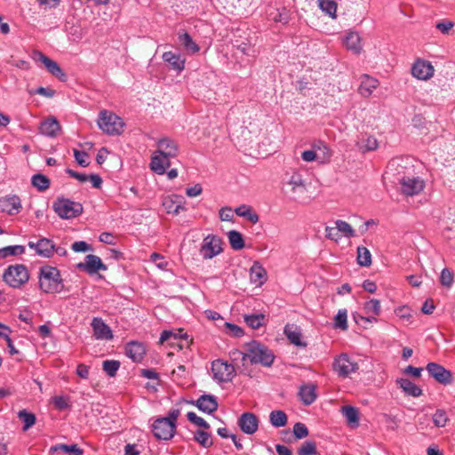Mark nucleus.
Here are the masks:
<instances>
[{
  "instance_id": "nucleus-1",
  "label": "nucleus",
  "mask_w": 455,
  "mask_h": 455,
  "mask_svg": "<svg viewBox=\"0 0 455 455\" xmlns=\"http://www.w3.org/2000/svg\"><path fill=\"white\" fill-rule=\"evenodd\" d=\"M181 411L178 408L172 409L167 417L158 418L152 424L154 436L159 440H170L176 433V421Z\"/></svg>"
},
{
  "instance_id": "nucleus-2",
  "label": "nucleus",
  "mask_w": 455,
  "mask_h": 455,
  "mask_svg": "<svg viewBox=\"0 0 455 455\" xmlns=\"http://www.w3.org/2000/svg\"><path fill=\"white\" fill-rule=\"evenodd\" d=\"M39 288L45 293L60 292L62 288V279L60 271L52 266L45 265L39 269Z\"/></svg>"
},
{
  "instance_id": "nucleus-3",
  "label": "nucleus",
  "mask_w": 455,
  "mask_h": 455,
  "mask_svg": "<svg viewBox=\"0 0 455 455\" xmlns=\"http://www.w3.org/2000/svg\"><path fill=\"white\" fill-rule=\"evenodd\" d=\"M246 359H249L251 363L269 367L274 362L275 355L266 346L252 341L247 345L246 352L243 355V361Z\"/></svg>"
},
{
  "instance_id": "nucleus-4",
  "label": "nucleus",
  "mask_w": 455,
  "mask_h": 455,
  "mask_svg": "<svg viewBox=\"0 0 455 455\" xmlns=\"http://www.w3.org/2000/svg\"><path fill=\"white\" fill-rule=\"evenodd\" d=\"M4 281L12 288H20L29 280V272L23 264L9 266L4 272Z\"/></svg>"
},
{
  "instance_id": "nucleus-5",
  "label": "nucleus",
  "mask_w": 455,
  "mask_h": 455,
  "mask_svg": "<svg viewBox=\"0 0 455 455\" xmlns=\"http://www.w3.org/2000/svg\"><path fill=\"white\" fill-rule=\"evenodd\" d=\"M98 125L107 134L119 135L123 132L124 124L115 113L102 110L100 113Z\"/></svg>"
},
{
  "instance_id": "nucleus-6",
  "label": "nucleus",
  "mask_w": 455,
  "mask_h": 455,
  "mask_svg": "<svg viewBox=\"0 0 455 455\" xmlns=\"http://www.w3.org/2000/svg\"><path fill=\"white\" fill-rule=\"evenodd\" d=\"M52 209L61 219H73L82 214L83 206L80 203L68 198L58 197L52 204Z\"/></svg>"
},
{
  "instance_id": "nucleus-7",
  "label": "nucleus",
  "mask_w": 455,
  "mask_h": 455,
  "mask_svg": "<svg viewBox=\"0 0 455 455\" xmlns=\"http://www.w3.org/2000/svg\"><path fill=\"white\" fill-rule=\"evenodd\" d=\"M212 374L214 380L219 383L229 382L235 376V369L232 363L222 359L212 363Z\"/></svg>"
},
{
  "instance_id": "nucleus-8",
  "label": "nucleus",
  "mask_w": 455,
  "mask_h": 455,
  "mask_svg": "<svg viewBox=\"0 0 455 455\" xmlns=\"http://www.w3.org/2000/svg\"><path fill=\"white\" fill-rule=\"evenodd\" d=\"M222 240L215 235H208L203 240L200 248V254L204 259H211L220 254L223 251Z\"/></svg>"
},
{
  "instance_id": "nucleus-9",
  "label": "nucleus",
  "mask_w": 455,
  "mask_h": 455,
  "mask_svg": "<svg viewBox=\"0 0 455 455\" xmlns=\"http://www.w3.org/2000/svg\"><path fill=\"white\" fill-rule=\"evenodd\" d=\"M31 57L35 62L43 64L47 71L55 77L59 78L60 81L66 80V74L56 61L52 60L40 51H34Z\"/></svg>"
},
{
  "instance_id": "nucleus-10",
  "label": "nucleus",
  "mask_w": 455,
  "mask_h": 455,
  "mask_svg": "<svg viewBox=\"0 0 455 455\" xmlns=\"http://www.w3.org/2000/svg\"><path fill=\"white\" fill-rule=\"evenodd\" d=\"M359 369L358 363L347 355L341 354L333 362V370L339 376L346 378Z\"/></svg>"
},
{
  "instance_id": "nucleus-11",
  "label": "nucleus",
  "mask_w": 455,
  "mask_h": 455,
  "mask_svg": "<svg viewBox=\"0 0 455 455\" xmlns=\"http://www.w3.org/2000/svg\"><path fill=\"white\" fill-rule=\"evenodd\" d=\"M411 75L419 80L427 81L434 76L435 68L430 61L417 59L411 66Z\"/></svg>"
},
{
  "instance_id": "nucleus-12",
  "label": "nucleus",
  "mask_w": 455,
  "mask_h": 455,
  "mask_svg": "<svg viewBox=\"0 0 455 455\" xmlns=\"http://www.w3.org/2000/svg\"><path fill=\"white\" fill-rule=\"evenodd\" d=\"M401 191L403 195L413 196L419 194L425 188V182L419 177L405 176L400 181Z\"/></svg>"
},
{
  "instance_id": "nucleus-13",
  "label": "nucleus",
  "mask_w": 455,
  "mask_h": 455,
  "mask_svg": "<svg viewBox=\"0 0 455 455\" xmlns=\"http://www.w3.org/2000/svg\"><path fill=\"white\" fill-rule=\"evenodd\" d=\"M28 247L35 250L38 256L51 258L54 254L55 246L52 240L47 238L38 239L36 242L29 241Z\"/></svg>"
},
{
  "instance_id": "nucleus-14",
  "label": "nucleus",
  "mask_w": 455,
  "mask_h": 455,
  "mask_svg": "<svg viewBox=\"0 0 455 455\" xmlns=\"http://www.w3.org/2000/svg\"><path fill=\"white\" fill-rule=\"evenodd\" d=\"M428 373L439 383L447 385L452 381L451 372L441 364L429 363L427 365Z\"/></svg>"
},
{
  "instance_id": "nucleus-15",
  "label": "nucleus",
  "mask_w": 455,
  "mask_h": 455,
  "mask_svg": "<svg viewBox=\"0 0 455 455\" xmlns=\"http://www.w3.org/2000/svg\"><path fill=\"white\" fill-rule=\"evenodd\" d=\"M184 204V198L179 195L166 196L164 198L162 203L166 212L172 213L174 215H178L180 212L186 211Z\"/></svg>"
},
{
  "instance_id": "nucleus-16",
  "label": "nucleus",
  "mask_w": 455,
  "mask_h": 455,
  "mask_svg": "<svg viewBox=\"0 0 455 455\" xmlns=\"http://www.w3.org/2000/svg\"><path fill=\"white\" fill-rule=\"evenodd\" d=\"M0 208L9 215L18 214L22 208L21 201L18 196L9 195L0 198Z\"/></svg>"
},
{
  "instance_id": "nucleus-17",
  "label": "nucleus",
  "mask_w": 455,
  "mask_h": 455,
  "mask_svg": "<svg viewBox=\"0 0 455 455\" xmlns=\"http://www.w3.org/2000/svg\"><path fill=\"white\" fill-rule=\"evenodd\" d=\"M77 267L84 270L89 275H93L100 270L105 271L107 269L106 265L102 263L100 258L93 254L87 255L84 262L77 264Z\"/></svg>"
},
{
  "instance_id": "nucleus-18",
  "label": "nucleus",
  "mask_w": 455,
  "mask_h": 455,
  "mask_svg": "<svg viewBox=\"0 0 455 455\" xmlns=\"http://www.w3.org/2000/svg\"><path fill=\"white\" fill-rule=\"evenodd\" d=\"M156 152L169 159L176 157L179 152L177 142L167 137L159 140L156 143Z\"/></svg>"
},
{
  "instance_id": "nucleus-19",
  "label": "nucleus",
  "mask_w": 455,
  "mask_h": 455,
  "mask_svg": "<svg viewBox=\"0 0 455 455\" xmlns=\"http://www.w3.org/2000/svg\"><path fill=\"white\" fill-rule=\"evenodd\" d=\"M342 43L348 51L353 52L355 54H360L363 51L362 38L356 31H347Z\"/></svg>"
},
{
  "instance_id": "nucleus-20",
  "label": "nucleus",
  "mask_w": 455,
  "mask_h": 455,
  "mask_svg": "<svg viewBox=\"0 0 455 455\" xmlns=\"http://www.w3.org/2000/svg\"><path fill=\"white\" fill-rule=\"evenodd\" d=\"M96 339L110 340L113 333L110 327L100 317H94L91 323Z\"/></svg>"
},
{
  "instance_id": "nucleus-21",
  "label": "nucleus",
  "mask_w": 455,
  "mask_h": 455,
  "mask_svg": "<svg viewBox=\"0 0 455 455\" xmlns=\"http://www.w3.org/2000/svg\"><path fill=\"white\" fill-rule=\"evenodd\" d=\"M238 425L243 433L252 435L258 430L259 419L255 414L245 412L239 418Z\"/></svg>"
},
{
  "instance_id": "nucleus-22",
  "label": "nucleus",
  "mask_w": 455,
  "mask_h": 455,
  "mask_svg": "<svg viewBox=\"0 0 455 455\" xmlns=\"http://www.w3.org/2000/svg\"><path fill=\"white\" fill-rule=\"evenodd\" d=\"M267 279V271L259 261H254L250 268V281L256 286L263 285Z\"/></svg>"
},
{
  "instance_id": "nucleus-23",
  "label": "nucleus",
  "mask_w": 455,
  "mask_h": 455,
  "mask_svg": "<svg viewBox=\"0 0 455 455\" xmlns=\"http://www.w3.org/2000/svg\"><path fill=\"white\" fill-rule=\"evenodd\" d=\"M61 127L55 117H48L44 120L39 126L40 133L48 137L54 138L60 132Z\"/></svg>"
},
{
  "instance_id": "nucleus-24",
  "label": "nucleus",
  "mask_w": 455,
  "mask_h": 455,
  "mask_svg": "<svg viewBox=\"0 0 455 455\" xmlns=\"http://www.w3.org/2000/svg\"><path fill=\"white\" fill-rule=\"evenodd\" d=\"M149 165L150 169L154 172L162 175L166 172V169L170 166V159L155 151L151 156Z\"/></svg>"
},
{
  "instance_id": "nucleus-25",
  "label": "nucleus",
  "mask_w": 455,
  "mask_h": 455,
  "mask_svg": "<svg viewBox=\"0 0 455 455\" xmlns=\"http://www.w3.org/2000/svg\"><path fill=\"white\" fill-rule=\"evenodd\" d=\"M284 334L289 339V341L297 346L303 347L307 346L306 342L302 341V332L299 326L293 323H288L284 327Z\"/></svg>"
},
{
  "instance_id": "nucleus-26",
  "label": "nucleus",
  "mask_w": 455,
  "mask_h": 455,
  "mask_svg": "<svg viewBox=\"0 0 455 455\" xmlns=\"http://www.w3.org/2000/svg\"><path fill=\"white\" fill-rule=\"evenodd\" d=\"M196 407L205 413H212L218 409L216 397L212 395H201L196 403Z\"/></svg>"
},
{
  "instance_id": "nucleus-27",
  "label": "nucleus",
  "mask_w": 455,
  "mask_h": 455,
  "mask_svg": "<svg viewBox=\"0 0 455 455\" xmlns=\"http://www.w3.org/2000/svg\"><path fill=\"white\" fill-rule=\"evenodd\" d=\"M379 84V83L377 79L370 76L369 75H363L361 76L358 92L363 97H370Z\"/></svg>"
},
{
  "instance_id": "nucleus-28",
  "label": "nucleus",
  "mask_w": 455,
  "mask_h": 455,
  "mask_svg": "<svg viewBox=\"0 0 455 455\" xmlns=\"http://www.w3.org/2000/svg\"><path fill=\"white\" fill-rule=\"evenodd\" d=\"M363 309L369 316L362 317L363 320L369 323L377 322V316L381 312L380 301L376 299H370L364 303Z\"/></svg>"
},
{
  "instance_id": "nucleus-29",
  "label": "nucleus",
  "mask_w": 455,
  "mask_h": 455,
  "mask_svg": "<svg viewBox=\"0 0 455 455\" xmlns=\"http://www.w3.org/2000/svg\"><path fill=\"white\" fill-rule=\"evenodd\" d=\"M290 188L291 191L293 194L299 192H304L307 190L306 181L303 178V175L299 172H293L288 178L285 182Z\"/></svg>"
},
{
  "instance_id": "nucleus-30",
  "label": "nucleus",
  "mask_w": 455,
  "mask_h": 455,
  "mask_svg": "<svg viewBox=\"0 0 455 455\" xmlns=\"http://www.w3.org/2000/svg\"><path fill=\"white\" fill-rule=\"evenodd\" d=\"M126 355L134 362H140L145 354L146 349L143 344L139 342H130L125 347Z\"/></svg>"
},
{
  "instance_id": "nucleus-31",
  "label": "nucleus",
  "mask_w": 455,
  "mask_h": 455,
  "mask_svg": "<svg viewBox=\"0 0 455 455\" xmlns=\"http://www.w3.org/2000/svg\"><path fill=\"white\" fill-rule=\"evenodd\" d=\"M163 60L167 62L170 67L179 72L182 71L185 68V60L179 54L172 52H166L163 54Z\"/></svg>"
},
{
  "instance_id": "nucleus-32",
  "label": "nucleus",
  "mask_w": 455,
  "mask_h": 455,
  "mask_svg": "<svg viewBox=\"0 0 455 455\" xmlns=\"http://www.w3.org/2000/svg\"><path fill=\"white\" fill-rule=\"evenodd\" d=\"M397 384L403 389V391L408 395L419 397L422 394L421 388L407 379H398Z\"/></svg>"
},
{
  "instance_id": "nucleus-33",
  "label": "nucleus",
  "mask_w": 455,
  "mask_h": 455,
  "mask_svg": "<svg viewBox=\"0 0 455 455\" xmlns=\"http://www.w3.org/2000/svg\"><path fill=\"white\" fill-rule=\"evenodd\" d=\"M236 215L247 219L251 223L255 224L259 221V215L253 211V209L246 204H242L235 209Z\"/></svg>"
},
{
  "instance_id": "nucleus-34",
  "label": "nucleus",
  "mask_w": 455,
  "mask_h": 455,
  "mask_svg": "<svg viewBox=\"0 0 455 455\" xmlns=\"http://www.w3.org/2000/svg\"><path fill=\"white\" fill-rule=\"evenodd\" d=\"M299 395L302 402L309 405L314 403L316 398L315 387L314 385L303 386L300 387Z\"/></svg>"
},
{
  "instance_id": "nucleus-35",
  "label": "nucleus",
  "mask_w": 455,
  "mask_h": 455,
  "mask_svg": "<svg viewBox=\"0 0 455 455\" xmlns=\"http://www.w3.org/2000/svg\"><path fill=\"white\" fill-rule=\"evenodd\" d=\"M343 415L346 417L347 424L351 427H357L359 423L358 410L353 406H343L341 408Z\"/></svg>"
},
{
  "instance_id": "nucleus-36",
  "label": "nucleus",
  "mask_w": 455,
  "mask_h": 455,
  "mask_svg": "<svg viewBox=\"0 0 455 455\" xmlns=\"http://www.w3.org/2000/svg\"><path fill=\"white\" fill-rule=\"evenodd\" d=\"M50 451L53 453L58 451H63L70 455H83L84 453V451L80 449L76 444L68 445L63 443L52 446L50 448Z\"/></svg>"
},
{
  "instance_id": "nucleus-37",
  "label": "nucleus",
  "mask_w": 455,
  "mask_h": 455,
  "mask_svg": "<svg viewBox=\"0 0 455 455\" xmlns=\"http://www.w3.org/2000/svg\"><path fill=\"white\" fill-rule=\"evenodd\" d=\"M228 238L232 249L238 251L244 247L243 235L236 230H231L228 233Z\"/></svg>"
},
{
  "instance_id": "nucleus-38",
  "label": "nucleus",
  "mask_w": 455,
  "mask_h": 455,
  "mask_svg": "<svg viewBox=\"0 0 455 455\" xmlns=\"http://www.w3.org/2000/svg\"><path fill=\"white\" fill-rule=\"evenodd\" d=\"M179 40L184 48L190 53H196L200 48L188 33L179 35Z\"/></svg>"
},
{
  "instance_id": "nucleus-39",
  "label": "nucleus",
  "mask_w": 455,
  "mask_h": 455,
  "mask_svg": "<svg viewBox=\"0 0 455 455\" xmlns=\"http://www.w3.org/2000/svg\"><path fill=\"white\" fill-rule=\"evenodd\" d=\"M357 263L362 267H370L371 265V254L364 246L357 247Z\"/></svg>"
},
{
  "instance_id": "nucleus-40",
  "label": "nucleus",
  "mask_w": 455,
  "mask_h": 455,
  "mask_svg": "<svg viewBox=\"0 0 455 455\" xmlns=\"http://www.w3.org/2000/svg\"><path fill=\"white\" fill-rule=\"evenodd\" d=\"M269 420L274 427H281L287 424V415L280 410L273 411L269 415Z\"/></svg>"
},
{
  "instance_id": "nucleus-41",
  "label": "nucleus",
  "mask_w": 455,
  "mask_h": 455,
  "mask_svg": "<svg viewBox=\"0 0 455 455\" xmlns=\"http://www.w3.org/2000/svg\"><path fill=\"white\" fill-rule=\"evenodd\" d=\"M25 252V247L22 245H10L0 249V258L9 256L21 255Z\"/></svg>"
},
{
  "instance_id": "nucleus-42",
  "label": "nucleus",
  "mask_w": 455,
  "mask_h": 455,
  "mask_svg": "<svg viewBox=\"0 0 455 455\" xmlns=\"http://www.w3.org/2000/svg\"><path fill=\"white\" fill-rule=\"evenodd\" d=\"M18 417L23 422V430L27 431L36 423V416L31 412H28L26 410L20 411Z\"/></svg>"
},
{
  "instance_id": "nucleus-43",
  "label": "nucleus",
  "mask_w": 455,
  "mask_h": 455,
  "mask_svg": "<svg viewBox=\"0 0 455 455\" xmlns=\"http://www.w3.org/2000/svg\"><path fill=\"white\" fill-rule=\"evenodd\" d=\"M32 185L39 191H44L50 187V180L43 174H36L32 177Z\"/></svg>"
},
{
  "instance_id": "nucleus-44",
  "label": "nucleus",
  "mask_w": 455,
  "mask_h": 455,
  "mask_svg": "<svg viewBox=\"0 0 455 455\" xmlns=\"http://www.w3.org/2000/svg\"><path fill=\"white\" fill-rule=\"evenodd\" d=\"M335 225L339 230V235L342 234L347 238H351L355 235V229L347 222L339 220L335 222Z\"/></svg>"
},
{
  "instance_id": "nucleus-45",
  "label": "nucleus",
  "mask_w": 455,
  "mask_h": 455,
  "mask_svg": "<svg viewBox=\"0 0 455 455\" xmlns=\"http://www.w3.org/2000/svg\"><path fill=\"white\" fill-rule=\"evenodd\" d=\"M264 319L265 315L262 314L244 315V322L252 329H259L262 326Z\"/></svg>"
},
{
  "instance_id": "nucleus-46",
  "label": "nucleus",
  "mask_w": 455,
  "mask_h": 455,
  "mask_svg": "<svg viewBox=\"0 0 455 455\" xmlns=\"http://www.w3.org/2000/svg\"><path fill=\"white\" fill-rule=\"evenodd\" d=\"M182 331L180 330L178 333L176 332H173V331H164L161 334V337H160V339H159V342L161 344H164V342L168 341V340H171L172 339L174 340H177L178 339H188V335L185 333V334H181Z\"/></svg>"
},
{
  "instance_id": "nucleus-47",
  "label": "nucleus",
  "mask_w": 455,
  "mask_h": 455,
  "mask_svg": "<svg viewBox=\"0 0 455 455\" xmlns=\"http://www.w3.org/2000/svg\"><path fill=\"white\" fill-rule=\"evenodd\" d=\"M449 421L447 413L443 410H437L433 415V422L436 427H443Z\"/></svg>"
},
{
  "instance_id": "nucleus-48",
  "label": "nucleus",
  "mask_w": 455,
  "mask_h": 455,
  "mask_svg": "<svg viewBox=\"0 0 455 455\" xmlns=\"http://www.w3.org/2000/svg\"><path fill=\"white\" fill-rule=\"evenodd\" d=\"M334 325L336 328L346 331L347 329V312L346 309L339 310L336 317Z\"/></svg>"
},
{
  "instance_id": "nucleus-49",
  "label": "nucleus",
  "mask_w": 455,
  "mask_h": 455,
  "mask_svg": "<svg viewBox=\"0 0 455 455\" xmlns=\"http://www.w3.org/2000/svg\"><path fill=\"white\" fill-rule=\"evenodd\" d=\"M299 455H320L317 452L316 445L312 441L305 442L298 451Z\"/></svg>"
},
{
  "instance_id": "nucleus-50",
  "label": "nucleus",
  "mask_w": 455,
  "mask_h": 455,
  "mask_svg": "<svg viewBox=\"0 0 455 455\" xmlns=\"http://www.w3.org/2000/svg\"><path fill=\"white\" fill-rule=\"evenodd\" d=\"M319 8L331 18H336L337 3L336 2H318Z\"/></svg>"
},
{
  "instance_id": "nucleus-51",
  "label": "nucleus",
  "mask_w": 455,
  "mask_h": 455,
  "mask_svg": "<svg viewBox=\"0 0 455 455\" xmlns=\"http://www.w3.org/2000/svg\"><path fill=\"white\" fill-rule=\"evenodd\" d=\"M103 370L110 377H114L116 374L120 367V363L116 360H106L103 362Z\"/></svg>"
},
{
  "instance_id": "nucleus-52",
  "label": "nucleus",
  "mask_w": 455,
  "mask_h": 455,
  "mask_svg": "<svg viewBox=\"0 0 455 455\" xmlns=\"http://www.w3.org/2000/svg\"><path fill=\"white\" fill-rule=\"evenodd\" d=\"M195 440L204 448H208L212 444L210 435L203 430L196 432Z\"/></svg>"
},
{
  "instance_id": "nucleus-53",
  "label": "nucleus",
  "mask_w": 455,
  "mask_h": 455,
  "mask_svg": "<svg viewBox=\"0 0 455 455\" xmlns=\"http://www.w3.org/2000/svg\"><path fill=\"white\" fill-rule=\"evenodd\" d=\"M454 27V23L449 20L438 21L435 28L443 35H449Z\"/></svg>"
},
{
  "instance_id": "nucleus-54",
  "label": "nucleus",
  "mask_w": 455,
  "mask_h": 455,
  "mask_svg": "<svg viewBox=\"0 0 455 455\" xmlns=\"http://www.w3.org/2000/svg\"><path fill=\"white\" fill-rule=\"evenodd\" d=\"M440 282L443 286L451 287L453 283V274L448 268H443L441 272Z\"/></svg>"
},
{
  "instance_id": "nucleus-55",
  "label": "nucleus",
  "mask_w": 455,
  "mask_h": 455,
  "mask_svg": "<svg viewBox=\"0 0 455 455\" xmlns=\"http://www.w3.org/2000/svg\"><path fill=\"white\" fill-rule=\"evenodd\" d=\"M188 419L195 425L203 428L208 429L210 425L201 417H198L195 412L190 411L187 414Z\"/></svg>"
},
{
  "instance_id": "nucleus-56",
  "label": "nucleus",
  "mask_w": 455,
  "mask_h": 455,
  "mask_svg": "<svg viewBox=\"0 0 455 455\" xmlns=\"http://www.w3.org/2000/svg\"><path fill=\"white\" fill-rule=\"evenodd\" d=\"M395 314L396 316H398L400 319L404 320L405 322H411V311L410 307H400L395 310Z\"/></svg>"
},
{
  "instance_id": "nucleus-57",
  "label": "nucleus",
  "mask_w": 455,
  "mask_h": 455,
  "mask_svg": "<svg viewBox=\"0 0 455 455\" xmlns=\"http://www.w3.org/2000/svg\"><path fill=\"white\" fill-rule=\"evenodd\" d=\"M293 433L298 439H302L307 436L308 430L305 424L298 422L293 427Z\"/></svg>"
},
{
  "instance_id": "nucleus-58",
  "label": "nucleus",
  "mask_w": 455,
  "mask_h": 455,
  "mask_svg": "<svg viewBox=\"0 0 455 455\" xmlns=\"http://www.w3.org/2000/svg\"><path fill=\"white\" fill-rule=\"evenodd\" d=\"M74 156L76 162L83 167H86L89 164L88 162V155L84 151H79L77 149H74Z\"/></svg>"
},
{
  "instance_id": "nucleus-59",
  "label": "nucleus",
  "mask_w": 455,
  "mask_h": 455,
  "mask_svg": "<svg viewBox=\"0 0 455 455\" xmlns=\"http://www.w3.org/2000/svg\"><path fill=\"white\" fill-rule=\"evenodd\" d=\"M325 236L330 240L338 242L340 239L341 235H339V230L336 226L335 227H326L325 228Z\"/></svg>"
},
{
  "instance_id": "nucleus-60",
  "label": "nucleus",
  "mask_w": 455,
  "mask_h": 455,
  "mask_svg": "<svg viewBox=\"0 0 455 455\" xmlns=\"http://www.w3.org/2000/svg\"><path fill=\"white\" fill-rule=\"evenodd\" d=\"M52 403L58 410H65L68 407V399L64 396H55L52 398Z\"/></svg>"
},
{
  "instance_id": "nucleus-61",
  "label": "nucleus",
  "mask_w": 455,
  "mask_h": 455,
  "mask_svg": "<svg viewBox=\"0 0 455 455\" xmlns=\"http://www.w3.org/2000/svg\"><path fill=\"white\" fill-rule=\"evenodd\" d=\"M225 326L228 329V333L231 336L241 337L243 334V329L235 324L225 323Z\"/></svg>"
},
{
  "instance_id": "nucleus-62",
  "label": "nucleus",
  "mask_w": 455,
  "mask_h": 455,
  "mask_svg": "<svg viewBox=\"0 0 455 455\" xmlns=\"http://www.w3.org/2000/svg\"><path fill=\"white\" fill-rule=\"evenodd\" d=\"M150 259L161 269H164L167 267V262L164 260V256L159 253H152Z\"/></svg>"
},
{
  "instance_id": "nucleus-63",
  "label": "nucleus",
  "mask_w": 455,
  "mask_h": 455,
  "mask_svg": "<svg viewBox=\"0 0 455 455\" xmlns=\"http://www.w3.org/2000/svg\"><path fill=\"white\" fill-rule=\"evenodd\" d=\"M378 146H379V144H378L376 138H374L373 136H369L364 140L363 148L364 151H371V150H375L378 148Z\"/></svg>"
},
{
  "instance_id": "nucleus-64",
  "label": "nucleus",
  "mask_w": 455,
  "mask_h": 455,
  "mask_svg": "<svg viewBox=\"0 0 455 455\" xmlns=\"http://www.w3.org/2000/svg\"><path fill=\"white\" fill-rule=\"evenodd\" d=\"M233 218V210L230 207H222L220 210V219L222 221H231Z\"/></svg>"
}]
</instances>
